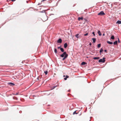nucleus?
Masks as SVG:
<instances>
[{
    "mask_svg": "<svg viewBox=\"0 0 121 121\" xmlns=\"http://www.w3.org/2000/svg\"><path fill=\"white\" fill-rule=\"evenodd\" d=\"M105 58L103 57V59H100L99 60L98 62H99L104 63L105 61Z\"/></svg>",
    "mask_w": 121,
    "mask_h": 121,
    "instance_id": "f257e3e1",
    "label": "nucleus"
},
{
    "mask_svg": "<svg viewBox=\"0 0 121 121\" xmlns=\"http://www.w3.org/2000/svg\"><path fill=\"white\" fill-rule=\"evenodd\" d=\"M67 55L68 56V54L66 53L65 52H64L60 55V56L61 57H63Z\"/></svg>",
    "mask_w": 121,
    "mask_h": 121,
    "instance_id": "f03ea898",
    "label": "nucleus"
},
{
    "mask_svg": "<svg viewBox=\"0 0 121 121\" xmlns=\"http://www.w3.org/2000/svg\"><path fill=\"white\" fill-rule=\"evenodd\" d=\"M98 15L102 16L105 15V13L103 11H102L98 13Z\"/></svg>",
    "mask_w": 121,
    "mask_h": 121,
    "instance_id": "7ed1b4c3",
    "label": "nucleus"
},
{
    "mask_svg": "<svg viewBox=\"0 0 121 121\" xmlns=\"http://www.w3.org/2000/svg\"><path fill=\"white\" fill-rule=\"evenodd\" d=\"M8 85H10V86H13L15 85V84L13 83L10 82L8 83Z\"/></svg>",
    "mask_w": 121,
    "mask_h": 121,
    "instance_id": "20e7f679",
    "label": "nucleus"
},
{
    "mask_svg": "<svg viewBox=\"0 0 121 121\" xmlns=\"http://www.w3.org/2000/svg\"><path fill=\"white\" fill-rule=\"evenodd\" d=\"M62 42V40L60 38L57 41V42L58 43H61Z\"/></svg>",
    "mask_w": 121,
    "mask_h": 121,
    "instance_id": "39448f33",
    "label": "nucleus"
},
{
    "mask_svg": "<svg viewBox=\"0 0 121 121\" xmlns=\"http://www.w3.org/2000/svg\"><path fill=\"white\" fill-rule=\"evenodd\" d=\"M92 39L93 41V43H95L96 41V39L95 38H92Z\"/></svg>",
    "mask_w": 121,
    "mask_h": 121,
    "instance_id": "423d86ee",
    "label": "nucleus"
},
{
    "mask_svg": "<svg viewBox=\"0 0 121 121\" xmlns=\"http://www.w3.org/2000/svg\"><path fill=\"white\" fill-rule=\"evenodd\" d=\"M107 43H108L109 44H112L113 43L112 42H110L108 41H107Z\"/></svg>",
    "mask_w": 121,
    "mask_h": 121,
    "instance_id": "0eeeda50",
    "label": "nucleus"
},
{
    "mask_svg": "<svg viewBox=\"0 0 121 121\" xmlns=\"http://www.w3.org/2000/svg\"><path fill=\"white\" fill-rule=\"evenodd\" d=\"M68 46V44L67 43H65L64 45V46L65 48H66Z\"/></svg>",
    "mask_w": 121,
    "mask_h": 121,
    "instance_id": "6e6552de",
    "label": "nucleus"
},
{
    "mask_svg": "<svg viewBox=\"0 0 121 121\" xmlns=\"http://www.w3.org/2000/svg\"><path fill=\"white\" fill-rule=\"evenodd\" d=\"M79 35V34H76L75 36L77 38L80 39V38L79 37V36H78Z\"/></svg>",
    "mask_w": 121,
    "mask_h": 121,
    "instance_id": "1a4fd4ad",
    "label": "nucleus"
},
{
    "mask_svg": "<svg viewBox=\"0 0 121 121\" xmlns=\"http://www.w3.org/2000/svg\"><path fill=\"white\" fill-rule=\"evenodd\" d=\"M116 23L118 24H121V21L120 20H118L116 22Z\"/></svg>",
    "mask_w": 121,
    "mask_h": 121,
    "instance_id": "9d476101",
    "label": "nucleus"
},
{
    "mask_svg": "<svg viewBox=\"0 0 121 121\" xmlns=\"http://www.w3.org/2000/svg\"><path fill=\"white\" fill-rule=\"evenodd\" d=\"M98 34L99 36H101L102 35L100 31V30H99L98 32Z\"/></svg>",
    "mask_w": 121,
    "mask_h": 121,
    "instance_id": "9b49d317",
    "label": "nucleus"
},
{
    "mask_svg": "<svg viewBox=\"0 0 121 121\" xmlns=\"http://www.w3.org/2000/svg\"><path fill=\"white\" fill-rule=\"evenodd\" d=\"M100 58V57H94L93 58V59L94 60H97L99 59Z\"/></svg>",
    "mask_w": 121,
    "mask_h": 121,
    "instance_id": "f8f14e48",
    "label": "nucleus"
},
{
    "mask_svg": "<svg viewBox=\"0 0 121 121\" xmlns=\"http://www.w3.org/2000/svg\"><path fill=\"white\" fill-rule=\"evenodd\" d=\"M115 38L113 35H112L110 39L112 40H113Z\"/></svg>",
    "mask_w": 121,
    "mask_h": 121,
    "instance_id": "ddd939ff",
    "label": "nucleus"
},
{
    "mask_svg": "<svg viewBox=\"0 0 121 121\" xmlns=\"http://www.w3.org/2000/svg\"><path fill=\"white\" fill-rule=\"evenodd\" d=\"M83 17H79L78 18V20H79V21H80V20H83Z\"/></svg>",
    "mask_w": 121,
    "mask_h": 121,
    "instance_id": "4468645a",
    "label": "nucleus"
},
{
    "mask_svg": "<svg viewBox=\"0 0 121 121\" xmlns=\"http://www.w3.org/2000/svg\"><path fill=\"white\" fill-rule=\"evenodd\" d=\"M68 56L67 55L63 57V58L62 59V60H64Z\"/></svg>",
    "mask_w": 121,
    "mask_h": 121,
    "instance_id": "2eb2a0df",
    "label": "nucleus"
},
{
    "mask_svg": "<svg viewBox=\"0 0 121 121\" xmlns=\"http://www.w3.org/2000/svg\"><path fill=\"white\" fill-rule=\"evenodd\" d=\"M117 41H116L113 42L114 45H117Z\"/></svg>",
    "mask_w": 121,
    "mask_h": 121,
    "instance_id": "dca6fc26",
    "label": "nucleus"
},
{
    "mask_svg": "<svg viewBox=\"0 0 121 121\" xmlns=\"http://www.w3.org/2000/svg\"><path fill=\"white\" fill-rule=\"evenodd\" d=\"M60 50L61 52H64V50L63 48H60Z\"/></svg>",
    "mask_w": 121,
    "mask_h": 121,
    "instance_id": "f3484780",
    "label": "nucleus"
},
{
    "mask_svg": "<svg viewBox=\"0 0 121 121\" xmlns=\"http://www.w3.org/2000/svg\"><path fill=\"white\" fill-rule=\"evenodd\" d=\"M69 77L68 76H67V75H66V77L65 78H64V79L65 80H66L67 79V78H69Z\"/></svg>",
    "mask_w": 121,
    "mask_h": 121,
    "instance_id": "a211bd4d",
    "label": "nucleus"
},
{
    "mask_svg": "<svg viewBox=\"0 0 121 121\" xmlns=\"http://www.w3.org/2000/svg\"><path fill=\"white\" fill-rule=\"evenodd\" d=\"M86 64V63L84 62H83L81 63V65H84Z\"/></svg>",
    "mask_w": 121,
    "mask_h": 121,
    "instance_id": "6ab92c4d",
    "label": "nucleus"
},
{
    "mask_svg": "<svg viewBox=\"0 0 121 121\" xmlns=\"http://www.w3.org/2000/svg\"><path fill=\"white\" fill-rule=\"evenodd\" d=\"M103 51V48H101V49L100 50L99 52H100V53H101V52H102Z\"/></svg>",
    "mask_w": 121,
    "mask_h": 121,
    "instance_id": "aec40b11",
    "label": "nucleus"
},
{
    "mask_svg": "<svg viewBox=\"0 0 121 121\" xmlns=\"http://www.w3.org/2000/svg\"><path fill=\"white\" fill-rule=\"evenodd\" d=\"M57 85H56V86H54L52 87V90H53L54 89L55 87H57Z\"/></svg>",
    "mask_w": 121,
    "mask_h": 121,
    "instance_id": "412c9836",
    "label": "nucleus"
},
{
    "mask_svg": "<svg viewBox=\"0 0 121 121\" xmlns=\"http://www.w3.org/2000/svg\"><path fill=\"white\" fill-rule=\"evenodd\" d=\"M54 52L56 54L57 53V49L56 48H55L54 49Z\"/></svg>",
    "mask_w": 121,
    "mask_h": 121,
    "instance_id": "4be33fe9",
    "label": "nucleus"
},
{
    "mask_svg": "<svg viewBox=\"0 0 121 121\" xmlns=\"http://www.w3.org/2000/svg\"><path fill=\"white\" fill-rule=\"evenodd\" d=\"M101 46V44L100 43L98 45L97 47L98 48H99Z\"/></svg>",
    "mask_w": 121,
    "mask_h": 121,
    "instance_id": "5701e85b",
    "label": "nucleus"
},
{
    "mask_svg": "<svg viewBox=\"0 0 121 121\" xmlns=\"http://www.w3.org/2000/svg\"><path fill=\"white\" fill-rule=\"evenodd\" d=\"M44 73H45L46 75H47L48 73V71H44Z\"/></svg>",
    "mask_w": 121,
    "mask_h": 121,
    "instance_id": "b1692460",
    "label": "nucleus"
},
{
    "mask_svg": "<svg viewBox=\"0 0 121 121\" xmlns=\"http://www.w3.org/2000/svg\"><path fill=\"white\" fill-rule=\"evenodd\" d=\"M13 99H15L16 100H17V98L15 97H13Z\"/></svg>",
    "mask_w": 121,
    "mask_h": 121,
    "instance_id": "393cba45",
    "label": "nucleus"
},
{
    "mask_svg": "<svg viewBox=\"0 0 121 121\" xmlns=\"http://www.w3.org/2000/svg\"><path fill=\"white\" fill-rule=\"evenodd\" d=\"M41 13H44L45 12V11L44 10H43L42 11L40 12Z\"/></svg>",
    "mask_w": 121,
    "mask_h": 121,
    "instance_id": "a878e982",
    "label": "nucleus"
},
{
    "mask_svg": "<svg viewBox=\"0 0 121 121\" xmlns=\"http://www.w3.org/2000/svg\"><path fill=\"white\" fill-rule=\"evenodd\" d=\"M19 94V93H16V94L15 93V94H13V95H18Z\"/></svg>",
    "mask_w": 121,
    "mask_h": 121,
    "instance_id": "bb28decb",
    "label": "nucleus"
},
{
    "mask_svg": "<svg viewBox=\"0 0 121 121\" xmlns=\"http://www.w3.org/2000/svg\"><path fill=\"white\" fill-rule=\"evenodd\" d=\"M76 111H75L73 112V114H78V113H76Z\"/></svg>",
    "mask_w": 121,
    "mask_h": 121,
    "instance_id": "cd10ccee",
    "label": "nucleus"
},
{
    "mask_svg": "<svg viewBox=\"0 0 121 121\" xmlns=\"http://www.w3.org/2000/svg\"><path fill=\"white\" fill-rule=\"evenodd\" d=\"M88 35V33H87L86 34H84V36H86Z\"/></svg>",
    "mask_w": 121,
    "mask_h": 121,
    "instance_id": "c85d7f7f",
    "label": "nucleus"
},
{
    "mask_svg": "<svg viewBox=\"0 0 121 121\" xmlns=\"http://www.w3.org/2000/svg\"><path fill=\"white\" fill-rule=\"evenodd\" d=\"M92 34H93L94 36H95V33L94 32H93L92 33Z\"/></svg>",
    "mask_w": 121,
    "mask_h": 121,
    "instance_id": "c756f323",
    "label": "nucleus"
},
{
    "mask_svg": "<svg viewBox=\"0 0 121 121\" xmlns=\"http://www.w3.org/2000/svg\"><path fill=\"white\" fill-rule=\"evenodd\" d=\"M118 42L119 43H120V40H119L118 38Z\"/></svg>",
    "mask_w": 121,
    "mask_h": 121,
    "instance_id": "7c9ffc66",
    "label": "nucleus"
},
{
    "mask_svg": "<svg viewBox=\"0 0 121 121\" xmlns=\"http://www.w3.org/2000/svg\"><path fill=\"white\" fill-rule=\"evenodd\" d=\"M40 79V77H38L37 78V79L38 80H39Z\"/></svg>",
    "mask_w": 121,
    "mask_h": 121,
    "instance_id": "2f4dec72",
    "label": "nucleus"
},
{
    "mask_svg": "<svg viewBox=\"0 0 121 121\" xmlns=\"http://www.w3.org/2000/svg\"><path fill=\"white\" fill-rule=\"evenodd\" d=\"M92 45V43H89V45H90V46H91Z\"/></svg>",
    "mask_w": 121,
    "mask_h": 121,
    "instance_id": "473e14b6",
    "label": "nucleus"
},
{
    "mask_svg": "<svg viewBox=\"0 0 121 121\" xmlns=\"http://www.w3.org/2000/svg\"><path fill=\"white\" fill-rule=\"evenodd\" d=\"M61 48L60 47H60H58L57 48L58 49H60V48Z\"/></svg>",
    "mask_w": 121,
    "mask_h": 121,
    "instance_id": "72a5a7b5",
    "label": "nucleus"
},
{
    "mask_svg": "<svg viewBox=\"0 0 121 121\" xmlns=\"http://www.w3.org/2000/svg\"><path fill=\"white\" fill-rule=\"evenodd\" d=\"M11 0L12 1H13H13H15L16 0Z\"/></svg>",
    "mask_w": 121,
    "mask_h": 121,
    "instance_id": "f704fd0d",
    "label": "nucleus"
},
{
    "mask_svg": "<svg viewBox=\"0 0 121 121\" xmlns=\"http://www.w3.org/2000/svg\"><path fill=\"white\" fill-rule=\"evenodd\" d=\"M104 51L105 52H107V50H104Z\"/></svg>",
    "mask_w": 121,
    "mask_h": 121,
    "instance_id": "c9c22d12",
    "label": "nucleus"
},
{
    "mask_svg": "<svg viewBox=\"0 0 121 121\" xmlns=\"http://www.w3.org/2000/svg\"><path fill=\"white\" fill-rule=\"evenodd\" d=\"M19 112L20 113H21L22 112V111H20Z\"/></svg>",
    "mask_w": 121,
    "mask_h": 121,
    "instance_id": "e433bc0d",
    "label": "nucleus"
},
{
    "mask_svg": "<svg viewBox=\"0 0 121 121\" xmlns=\"http://www.w3.org/2000/svg\"><path fill=\"white\" fill-rule=\"evenodd\" d=\"M40 4H41V3H38V5H40Z\"/></svg>",
    "mask_w": 121,
    "mask_h": 121,
    "instance_id": "4c0bfd02",
    "label": "nucleus"
},
{
    "mask_svg": "<svg viewBox=\"0 0 121 121\" xmlns=\"http://www.w3.org/2000/svg\"><path fill=\"white\" fill-rule=\"evenodd\" d=\"M70 90H69L68 91V92H69L70 91Z\"/></svg>",
    "mask_w": 121,
    "mask_h": 121,
    "instance_id": "58836bf2",
    "label": "nucleus"
},
{
    "mask_svg": "<svg viewBox=\"0 0 121 121\" xmlns=\"http://www.w3.org/2000/svg\"><path fill=\"white\" fill-rule=\"evenodd\" d=\"M63 76L64 77H65V75H64Z\"/></svg>",
    "mask_w": 121,
    "mask_h": 121,
    "instance_id": "ea45409f",
    "label": "nucleus"
},
{
    "mask_svg": "<svg viewBox=\"0 0 121 121\" xmlns=\"http://www.w3.org/2000/svg\"><path fill=\"white\" fill-rule=\"evenodd\" d=\"M103 35H104V34H103Z\"/></svg>",
    "mask_w": 121,
    "mask_h": 121,
    "instance_id": "a19ab883",
    "label": "nucleus"
}]
</instances>
